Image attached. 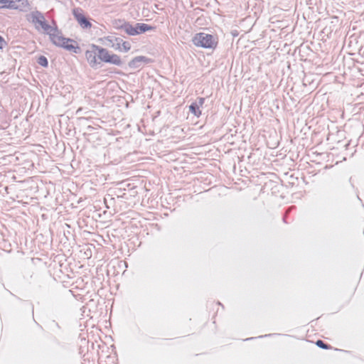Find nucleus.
<instances>
[{
	"label": "nucleus",
	"mask_w": 364,
	"mask_h": 364,
	"mask_svg": "<svg viewBox=\"0 0 364 364\" xmlns=\"http://www.w3.org/2000/svg\"><path fill=\"white\" fill-rule=\"evenodd\" d=\"M85 58L91 67H95L101 62L115 65L122 64L120 56L95 44H91L85 50Z\"/></svg>",
	"instance_id": "f257e3e1"
},
{
	"label": "nucleus",
	"mask_w": 364,
	"mask_h": 364,
	"mask_svg": "<svg viewBox=\"0 0 364 364\" xmlns=\"http://www.w3.org/2000/svg\"><path fill=\"white\" fill-rule=\"evenodd\" d=\"M192 42L196 47L215 50L218 45V38L216 35L200 32L194 35Z\"/></svg>",
	"instance_id": "f03ea898"
},
{
	"label": "nucleus",
	"mask_w": 364,
	"mask_h": 364,
	"mask_svg": "<svg viewBox=\"0 0 364 364\" xmlns=\"http://www.w3.org/2000/svg\"><path fill=\"white\" fill-rule=\"evenodd\" d=\"M116 28L123 30L129 36H136L152 31L154 29V27L144 23H137L135 25H132L129 22H123L120 26L117 25Z\"/></svg>",
	"instance_id": "7ed1b4c3"
},
{
	"label": "nucleus",
	"mask_w": 364,
	"mask_h": 364,
	"mask_svg": "<svg viewBox=\"0 0 364 364\" xmlns=\"http://www.w3.org/2000/svg\"><path fill=\"white\" fill-rule=\"evenodd\" d=\"M105 40L109 42L114 50L122 53L128 52L132 48V45L129 41H124L119 38L107 36L105 37Z\"/></svg>",
	"instance_id": "20e7f679"
},
{
	"label": "nucleus",
	"mask_w": 364,
	"mask_h": 364,
	"mask_svg": "<svg viewBox=\"0 0 364 364\" xmlns=\"http://www.w3.org/2000/svg\"><path fill=\"white\" fill-rule=\"evenodd\" d=\"M28 20L35 26L36 28H41L45 32L50 27V26L46 23L43 15L39 11L31 12L28 16Z\"/></svg>",
	"instance_id": "39448f33"
},
{
	"label": "nucleus",
	"mask_w": 364,
	"mask_h": 364,
	"mask_svg": "<svg viewBox=\"0 0 364 364\" xmlns=\"http://www.w3.org/2000/svg\"><path fill=\"white\" fill-rule=\"evenodd\" d=\"M28 6V0H0V9H22Z\"/></svg>",
	"instance_id": "423d86ee"
},
{
	"label": "nucleus",
	"mask_w": 364,
	"mask_h": 364,
	"mask_svg": "<svg viewBox=\"0 0 364 364\" xmlns=\"http://www.w3.org/2000/svg\"><path fill=\"white\" fill-rule=\"evenodd\" d=\"M73 14L79 23V25L82 28H90L92 27V23L88 21L86 18L84 11L80 8H75L73 10Z\"/></svg>",
	"instance_id": "0eeeda50"
},
{
	"label": "nucleus",
	"mask_w": 364,
	"mask_h": 364,
	"mask_svg": "<svg viewBox=\"0 0 364 364\" xmlns=\"http://www.w3.org/2000/svg\"><path fill=\"white\" fill-rule=\"evenodd\" d=\"M50 36V41L57 46H60L65 38L56 27L50 26L49 29L46 31Z\"/></svg>",
	"instance_id": "6e6552de"
},
{
	"label": "nucleus",
	"mask_w": 364,
	"mask_h": 364,
	"mask_svg": "<svg viewBox=\"0 0 364 364\" xmlns=\"http://www.w3.org/2000/svg\"><path fill=\"white\" fill-rule=\"evenodd\" d=\"M60 47H63L66 50L71 51L74 53H78L80 52V48L79 47L77 43L73 39L70 38H65L63 43Z\"/></svg>",
	"instance_id": "1a4fd4ad"
},
{
	"label": "nucleus",
	"mask_w": 364,
	"mask_h": 364,
	"mask_svg": "<svg viewBox=\"0 0 364 364\" xmlns=\"http://www.w3.org/2000/svg\"><path fill=\"white\" fill-rule=\"evenodd\" d=\"M205 99L203 97H199L198 102H193L189 106L190 112L193 114L196 117H199L201 115L200 107L203 105Z\"/></svg>",
	"instance_id": "9d476101"
},
{
	"label": "nucleus",
	"mask_w": 364,
	"mask_h": 364,
	"mask_svg": "<svg viewBox=\"0 0 364 364\" xmlns=\"http://www.w3.org/2000/svg\"><path fill=\"white\" fill-rule=\"evenodd\" d=\"M151 60L144 57V56H138V57H136L134 58L133 60H132V63H138V62H144V63H149Z\"/></svg>",
	"instance_id": "9b49d317"
},
{
	"label": "nucleus",
	"mask_w": 364,
	"mask_h": 364,
	"mask_svg": "<svg viewBox=\"0 0 364 364\" xmlns=\"http://www.w3.org/2000/svg\"><path fill=\"white\" fill-rule=\"evenodd\" d=\"M38 63L41 65L43 67H47L48 66V60L47 58L45 56H40L38 58Z\"/></svg>",
	"instance_id": "f8f14e48"
},
{
	"label": "nucleus",
	"mask_w": 364,
	"mask_h": 364,
	"mask_svg": "<svg viewBox=\"0 0 364 364\" xmlns=\"http://www.w3.org/2000/svg\"><path fill=\"white\" fill-rule=\"evenodd\" d=\"M317 346L323 349H331V346L324 343L321 340H318L316 342Z\"/></svg>",
	"instance_id": "ddd939ff"
},
{
	"label": "nucleus",
	"mask_w": 364,
	"mask_h": 364,
	"mask_svg": "<svg viewBox=\"0 0 364 364\" xmlns=\"http://www.w3.org/2000/svg\"><path fill=\"white\" fill-rule=\"evenodd\" d=\"M83 254H84V256L85 257V258H87V259L91 258V257L92 255V252L91 248L88 247L84 249Z\"/></svg>",
	"instance_id": "4468645a"
},
{
	"label": "nucleus",
	"mask_w": 364,
	"mask_h": 364,
	"mask_svg": "<svg viewBox=\"0 0 364 364\" xmlns=\"http://www.w3.org/2000/svg\"><path fill=\"white\" fill-rule=\"evenodd\" d=\"M123 22H126L124 20H122V19H117V20H115L114 21V27L116 28V26L118 25V26H120L123 23Z\"/></svg>",
	"instance_id": "2eb2a0df"
},
{
	"label": "nucleus",
	"mask_w": 364,
	"mask_h": 364,
	"mask_svg": "<svg viewBox=\"0 0 364 364\" xmlns=\"http://www.w3.org/2000/svg\"><path fill=\"white\" fill-rule=\"evenodd\" d=\"M6 42L4 39L0 36V49H2L5 46Z\"/></svg>",
	"instance_id": "dca6fc26"
}]
</instances>
